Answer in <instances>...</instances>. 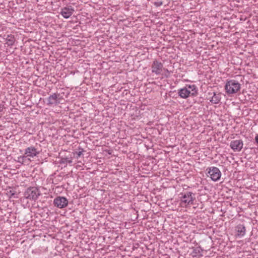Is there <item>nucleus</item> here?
<instances>
[{
	"label": "nucleus",
	"mask_w": 258,
	"mask_h": 258,
	"mask_svg": "<svg viewBox=\"0 0 258 258\" xmlns=\"http://www.w3.org/2000/svg\"><path fill=\"white\" fill-rule=\"evenodd\" d=\"M178 94L181 98L186 99L190 96H196L198 94V89L195 85H187L178 90Z\"/></svg>",
	"instance_id": "nucleus-1"
},
{
	"label": "nucleus",
	"mask_w": 258,
	"mask_h": 258,
	"mask_svg": "<svg viewBox=\"0 0 258 258\" xmlns=\"http://www.w3.org/2000/svg\"><path fill=\"white\" fill-rule=\"evenodd\" d=\"M241 88V85L234 80L227 81L225 86L226 92L228 94H233L238 92Z\"/></svg>",
	"instance_id": "nucleus-2"
},
{
	"label": "nucleus",
	"mask_w": 258,
	"mask_h": 258,
	"mask_svg": "<svg viewBox=\"0 0 258 258\" xmlns=\"http://www.w3.org/2000/svg\"><path fill=\"white\" fill-rule=\"evenodd\" d=\"M40 195V191L35 187H29L24 192V197L31 201H36Z\"/></svg>",
	"instance_id": "nucleus-3"
},
{
	"label": "nucleus",
	"mask_w": 258,
	"mask_h": 258,
	"mask_svg": "<svg viewBox=\"0 0 258 258\" xmlns=\"http://www.w3.org/2000/svg\"><path fill=\"white\" fill-rule=\"evenodd\" d=\"M195 200L194 194L191 192H186L180 198V205L183 207H186L188 205H193Z\"/></svg>",
	"instance_id": "nucleus-4"
},
{
	"label": "nucleus",
	"mask_w": 258,
	"mask_h": 258,
	"mask_svg": "<svg viewBox=\"0 0 258 258\" xmlns=\"http://www.w3.org/2000/svg\"><path fill=\"white\" fill-rule=\"evenodd\" d=\"M207 170H208V176H210L212 180L216 181L220 178L221 172L217 167H211Z\"/></svg>",
	"instance_id": "nucleus-5"
},
{
	"label": "nucleus",
	"mask_w": 258,
	"mask_h": 258,
	"mask_svg": "<svg viewBox=\"0 0 258 258\" xmlns=\"http://www.w3.org/2000/svg\"><path fill=\"white\" fill-rule=\"evenodd\" d=\"M53 204L56 207L62 209L68 206V201L67 198L59 196L54 199Z\"/></svg>",
	"instance_id": "nucleus-6"
},
{
	"label": "nucleus",
	"mask_w": 258,
	"mask_h": 258,
	"mask_svg": "<svg viewBox=\"0 0 258 258\" xmlns=\"http://www.w3.org/2000/svg\"><path fill=\"white\" fill-rule=\"evenodd\" d=\"M39 154V152L37 151V149L34 147L31 146L27 148L25 150V155L26 158H28V159L31 161V158H34L37 156Z\"/></svg>",
	"instance_id": "nucleus-7"
},
{
	"label": "nucleus",
	"mask_w": 258,
	"mask_h": 258,
	"mask_svg": "<svg viewBox=\"0 0 258 258\" xmlns=\"http://www.w3.org/2000/svg\"><path fill=\"white\" fill-rule=\"evenodd\" d=\"M74 9L72 6H68L61 9L60 14L64 18H69L74 12Z\"/></svg>",
	"instance_id": "nucleus-8"
},
{
	"label": "nucleus",
	"mask_w": 258,
	"mask_h": 258,
	"mask_svg": "<svg viewBox=\"0 0 258 258\" xmlns=\"http://www.w3.org/2000/svg\"><path fill=\"white\" fill-rule=\"evenodd\" d=\"M59 94L53 93L49 96L47 98V105H57L60 103V98L58 97Z\"/></svg>",
	"instance_id": "nucleus-9"
},
{
	"label": "nucleus",
	"mask_w": 258,
	"mask_h": 258,
	"mask_svg": "<svg viewBox=\"0 0 258 258\" xmlns=\"http://www.w3.org/2000/svg\"><path fill=\"white\" fill-rule=\"evenodd\" d=\"M162 68L163 64L161 62L156 60L153 61V64L152 65V73H155L156 75H159L160 74Z\"/></svg>",
	"instance_id": "nucleus-10"
},
{
	"label": "nucleus",
	"mask_w": 258,
	"mask_h": 258,
	"mask_svg": "<svg viewBox=\"0 0 258 258\" xmlns=\"http://www.w3.org/2000/svg\"><path fill=\"white\" fill-rule=\"evenodd\" d=\"M230 147L235 151H240L243 147V142L241 140H234L231 142Z\"/></svg>",
	"instance_id": "nucleus-11"
},
{
	"label": "nucleus",
	"mask_w": 258,
	"mask_h": 258,
	"mask_svg": "<svg viewBox=\"0 0 258 258\" xmlns=\"http://www.w3.org/2000/svg\"><path fill=\"white\" fill-rule=\"evenodd\" d=\"M235 231L237 232L236 236L238 237L243 236L246 232L245 226L242 224H239L235 227Z\"/></svg>",
	"instance_id": "nucleus-12"
},
{
	"label": "nucleus",
	"mask_w": 258,
	"mask_h": 258,
	"mask_svg": "<svg viewBox=\"0 0 258 258\" xmlns=\"http://www.w3.org/2000/svg\"><path fill=\"white\" fill-rule=\"evenodd\" d=\"M221 100V94L220 93L217 94L215 92L213 93V95L210 99V102L214 104H218Z\"/></svg>",
	"instance_id": "nucleus-13"
},
{
	"label": "nucleus",
	"mask_w": 258,
	"mask_h": 258,
	"mask_svg": "<svg viewBox=\"0 0 258 258\" xmlns=\"http://www.w3.org/2000/svg\"><path fill=\"white\" fill-rule=\"evenodd\" d=\"M6 44L8 45V46H12L14 44L16 40L14 35L10 34L7 36V38H6Z\"/></svg>",
	"instance_id": "nucleus-14"
},
{
	"label": "nucleus",
	"mask_w": 258,
	"mask_h": 258,
	"mask_svg": "<svg viewBox=\"0 0 258 258\" xmlns=\"http://www.w3.org/2000/svg\"><path fill=\"white\" fill-rule=\"evenodd\" d=\"M26 158L25 154L23 156H21L18 158V162L21 164H23L24 162L25 159Z\"/></svg>",
	"instance_id": "nucleus-15"
},
{
	"label": "nucleus",
	"mask_w": 258,
	"mask_h": 258,
	"mask_svg": "<svg viewBox=\"0 0 258 258\" xmlns=\"http://www.w3.org/2000/svg\"><path fill=\"white\" fill-rule=\"evenodd\" d=\"M82 154V151H79L78 153H77V157H79L81 156V155Z\"/></svg>",
	"instance_id": "nucleus-16"
},
{
	"label": "nucleus",
	"mask_w": 258,
	"mask_h": 258,
	"mask_svg": "<svg viewBox=\"0 0 258 258\" xmlns=\"http://www.w3.org/2000/svg\"><path fill=\"white\" fill-rule=\"evenodd\" d=\"M255 140L256 141V142L258 144V135L255 137Z\"/></svg>",
	"instance_id": "nucleus-17"
},
{
	"label": "nucleus",
	"mask_w": 258,
	"mask_h": 258,
	"mask_svg": "<svg viewBox=\"0 0 258 258\" xmlns=\"http://www.w3.org/2000/svg\"><path fill=\"white\" fill-rule=\"evenodd\" d=\"M72 162V161L71 160H70L69 161V163H71Z\"/></svg>",
	"instance_id": "nucleus-18"
}]
</instances>
